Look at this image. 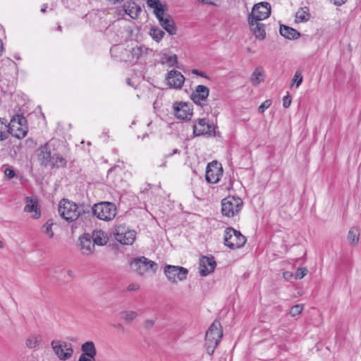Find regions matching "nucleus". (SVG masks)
Segmentation results:
<instances>
[{"instance_id":"nucleus-1","label":"nucleus","mask_w":361,"mask_h":361,"mask_svg":"<svg viewBox=\"0 0 361 361\" xmlns=\"http://www.w3.org/2000/svg\"><path fill=\"white\" fill-rule=\"evenodd\" d=\"M3 125L8 128V133L18 139L25 137L28 132L27 121L20 109L12 116L8 125H6V123L1 121V118H0V140H4L8 137V136L2 132Z\"/></svg>"},{"instance_id":"nucleus-2","label":"nucleus","mask_w":361,"mask_h":361,"mask_svg":"<svg viewBox=\"0 0 361 361\" xmlns=\"http://www.w3.org/2000/svg\"><path fill=\"white\" fill-rule=\"evenodd\" d=\"M51 147L49 142L38 148V159L42 166H50L51 169L66 168L67 159L59 153L51 152Z\"/></svg>"},{"instance_id":"nucleus-3","label":"nucleus","mask_w":361,"mask_h":361,"mask_svg":"<svg viewBox=\"0 0 361 361\" xmlns=\"http://www.w3.org/2000/svg\"><path fill=\"white\" fill-rule=\"evenodd\" d=\"M247 238L240 231L233 227H227L224 231V243L227 247L235 250L243 247L246 243Z\"/></svg>"},{"instance_id":"nucleus-4","label":"nucleus","mask_w":361,"mask_h":361,"mask_svg":"<svg viewBox=\"0 0 361 361\" xmlns=\"http://www.w3.org/2000/svg\"><path fill=\"white\" fill-rule=\"evenodd\" d=\"M78 204L68 199H62L59 204L58 212L60 216L68 222H73L80 218V212L77 210Z\"/></svg>"},{"instance_id":"nucleus-5","label":"nucleus","mask_w":361,"mask_h":361,"mask_svg":"<svg viewBox=\"0 0 361 361\" xmlns=\"http://www.w3.org/2000/svg\"><path fill=\"white\" fill-rule=\"evenodd\" d=\"M92 213L99 219L110 221L116 215V207L115 204L109 202H101L96 203L91 209Z\"/></svg>"},{"instance_id":"nucleus-6","label":"nucleus","mask_w":361,"mask_h":361,"mask_svg":"<svg viewBox=\"0 0 361 361\" xmlns=\"http://www.w3.org/2000/svg\"><path fill=\"white\" fill-rule=\"evenodd\" d=\"M243 205V201L240 197L228 196L221 200L222 215L227 217H233L239 214Z\"/></svg>"},{"instance_id":"nucleus-7","label":"nucleus","mask_w":361,"mask_h":361,"mask_svg":"<svg viewBox=\"0 0 361 361\" xmlns=\"http://www.w3.org/2000/svg\"><path fill=\"white\" fill-rule=\"evenodd\" d=\"M271 15V5L268 2L262 1L255 4L251 13L248 16V23L250 27L254 23H257L267 18Z\"/></svg>"},{"instance_id":"nucleus-8","label":"nucleus","mask_w":361,"mask_h":361,"mask_svg":"<svg viewBox=\"0 0 361 361\" xmlns=\"http://www.w3.org/2000/svg\"><path fill=\"white\" fill-rule=\"evenodd\" d=\"M114 235L121 244L130 245L135 240L136 233L130 230L124 224H118L115 226Z\"/></svg>"},{"instance_id":"nucleus-9","label":"nucleus","mask_w":361,"mask_h":361,"mask_svg":"<svg viewBox=\"0 0 361 361\" xmlns=\"http://www.w3.org/2000/svg\"><path fill=\"white\" fill-rule=\"evenodd\" d=\"M130 266L133 271L140 275L144 274L149 269L155 272L158 268L156 262L144 256L133 259L130 262Z\"/></svg>"},{"instance_id":"nucleus-10","label":"nucleus","mask_w":361,"mask_h":361,"mask_svg":"<svg viewBox=\"0 0 361 361\" xmlns=\"http://www.w3.org/2000/svg\"><path fill=\"white\" fill-rule=\"evenodd\" d=\"M164 272L169 281L176 283L187 279L188 270L180 266L166 264L164 268Z\"/></svg>"},{"instance_id":"nucleus-11","label":"nucleus","mask_w":361,"mask_h":361,"mask_svg":"<svg viewBox=\"0 0 361 361\" xmlns=\"http://www.w3.org/2000/svg\"><path fill=\"white\" fill-rule=\"evenodd\" d=\"M192 134L194 137L206 135L215 136V127L213 123H209L206 118H197L192 126Z\"/></svg>"},{"instance_id":"nucleus-12","label":"nucleus","mask_w":361,"mask_h":361,"mask_svg":"<svg viewBox=\"0 0 361 361\" xmlns=\"http://www.w3.org/2000/svg\"><path fill=\"white\" fill-rule=\"evenodd\" d=\"M223 168L216 161L209 163L207 166L205 179L209 183H216L223 175Z\"/></svg>"},{"instance_id":"nucleus-13","label":"nucleus","mask_w":361,"mask_h":361,"mask_svg":"<svg viewBox=\"0 0 361 361\" xmlns=\"http://www.w3.org/2000/svg\"><path fill=\"white\" fill-rule=\"evenodd\" d=\"M165 79L170 88L177 90L182 87L185 81V77L183 75L176 70L169 71Z\"/></svg>"},{"instance_id":"nucleus-14","label":"nucleus","mask_w":361,"mask_h":361,"mask_svg":"<svg viewBox=\"0 0 361 361\" xmlns=\"http://www.w3.org/2000/svg\"><path fill=\"white\" fill-rule=\"evenodd\" d=\"M216 266L214 257L212 255L202 256L200 259V274L202 276H206L212 273Z\"/></svg>"},{"instance_id":"nucleus-15","label":"nucleus","mask_w":361,"mask_h":361,"mask_svg":"<svg viewBox=\"0 0 361 361\" xmlns=\"http://www.w3.org/2000/svg\"><path fill=\"white\" fill-rule=\"evenodd\" d=\"M209 94V89L203 85H199L196 87L190 95L192 102L200 106H202V102H206Z\"/></svg>"},{"instance_id":"nucleus-16","label":"nucleus","mask_w":361,"mask_h":361,"mask_svg":"<svg viewBox=\"0 0 361 361\" xmlns=\"http://www.w3.org/2000/svg\"><path fill=\"white\" fill-rule=\"evenodd\" d=\"M175 116L181 120H190L192 115V110L185 102L175 103L173 105Z\"/></svg>"},{"instance_id":"nucleus-17","label":"nucleus","mask_w":361,"mask_h":361,"mask_svg":"<svg viewBox=\"0 0 361 361\" xmlns=\"http://www.w3.org/2000/svg\"><path fill=\"white\" fill-rule=\"evenodd\" d=\"M147 6L153 8L154 14L158 20L165 18L168 8L166 4H162L160 0H147Z\"/></svg>"},{"instance_id":"nucleus-18","label":"nucleus","mask_w":361,"mask_h":361,"mask_svg":"<svg viewBox=\"0 0 361 361\" xmlns=\"http://www.w3.org/2000/svg\"><path fill=\"white\" fill-rule=\"evenodd\" d=\"M205 336L221 341L223 337V329L220 322L215 319L207 331Z\"/></svg>"},{"instance_id":"nucleus-19","label":"nucleus","mask_w":361,"mask_h":361,"mask_svg":"<svg viewBox=\"0 0 361 361\" xmlns=\"http://www.w3.org/2000/svg\"><path fill=\"white\" fill-rule=\"evenodd\" d=\"M26 205L24 207V212L28 213H34L32 218L37 219L41 216V211L38 207V203L36 200H34L31 197H27L25 198Z\"/></svg>"},{"instance_id":"nucleus-20","label":"nucleus","mask_w":361,"mask_h":361,"mask_svg":"<svg viewBox=\"0 0 361 361\" xmlns=\"http://www.w3.org/2000/svg\"><path fill=\"white\" fill-rule=\"evenodd\" d=\"M161 27L171 35L176 34L177 28L174 20L169 14H166L165 18L159 20Z\"/></svg>"},{"instance_id":"nucleus-21","label":"nucleus","mask_w":361,"mask_h":361,"mask_svg":"<svg viewBox=\"0 0 361 361\" xmlns=\"http://www.w3.org/2000/svg\"><path fill=\"white\" fill-rule=\"evenodd\" d=\"M81 250L84 254H90L94 249V244L89 233H85L80 238Z\"/></svg>"},{"instance_id":"nucleus-22","label":"nucleus","mask_w":361,"mask_h":361,"mask_svg":"<svg viewBox=\"0 0 361 361\" xmlns=\"http://www.w3.org/2000/svg\"><path fill=\"white\" fill-rule=\"evenodd\" d=\"M279 32L281 36L288 39H297L300 33L295 29L285 25H280Z\"/></svg>"},{"instance_id":"nucleus-23","label":"nucleus","mask_w":361,"mask_h":361,"mask_svg":"<svg viewBox=\"0 0 361 361\" xmlns=\"http://www.w3.org/2000/svg\"><path fill=\"white\" fill-rule=\"evenodd\" d=\"M94 245L103 246L108 240L107 235L102 230H94L90 235Z\"/></svg>"},{"instance_id":"nucleus-24","label":"nucleus","mask_w":361,"mask_h":361,"mask_svg":"<svg viewBox=\"0 0 361 361\" xmlns=\"http://www.w3.org/2000/svg\"><path fill=\"white\" fill-rule=\"evenodd\" d=\"M82 353L81 355H85V357L95 359L97 354V350L94 344L92 341H87L82 345Z\"/></svg>"},{"instance_id":"nucleus-25","label":"nucleus","mask_w":361,"mask_h":361,"mask_svg":"<svg viewBox=\"0 0 361 361\" xmlns=\"http://www.w3.org/2000/svg\"><path fill=\"white\" fill-rule=\"evenodd\" d=\"M51 345L53 348L54 352L60 360H66L70 358V353H65L63 349V345L61 344H58L56 341H52L51 343Z\"/></svg>"},{"instance_id":"nucleus-26","label":"nucleus","mask_w":361,"mask_h":361,"mask_svg":"<svg viewBox=\"0 0 361 361\" xmlns=\"http://www.w3.org/2000/svg\"><path fill=\"white\" fill-rule=\"evenodd\" d=\"M347 238L350 245L355 246L360 240V229L357 226L351 227L348 233Z\"/></svg>"},{"instance_id":"nucleus-27","label":"nucleus","mask_w":361,"mask_h":361,"mask_svg":"<svg viewBox=\"0 0 361 361\" xmlns=\"http://www.w3.org/2000/svg\"><path fill=\"white\" fill-rule=\"evenodd\" d=\"M42 341V337L39 334H34L29 336L25 341L26 346L30 348H35L39 345Z\"/></svg>"},{"instance_id":"nucleus-28","label":"nucleus","mask_w":361,"mask_h":361,"mask_svg":"<svg viewBox=\"0 0 361 361\" xmlns=\"http://www.w3.org/2000/svg\"><path fill=\"white\" fill-rule=\"evenodd\" d=\"M256 24L255 27L252 29L253 33L255 37L259 40H263L266 37V32L264 29V25L263 23H260L259 22L254 23V25Z\"/></svg>"},{"instance_id":"nucleus-29","label":"nucleus","mask_w":361,"mask_h":361,"mask_svg":"<svg viewBox=\"0 0 361 361\" xmlns=\"http://www.w3.org/2000/svg\"><path fill=\"white\" fill-rule=\"evenodd\" d=\"M295 18L298 19L300 22H307L310 18L309 8L307 6L300 8L295 13Z\"/></svg>"},{"instance_id":"nucleus-30","label":"nucleus","mask_w":361,"mask_h":361,"mask_svg":"<svg viewBox=\"0 0 361 361\" xmlns=\"http://www.w3.org/2000/svg\"><path fill=\"white\" fill-rule=\"evenodd\" d=\"M160 63L161 64L169 63L170 67H173L178 63V56L176 54L167 55L165 54L161 56Z\"/></svg>"},{"instance_id":"nucleus-31","label":"nucleus","mask_w":361,"mask_h":361,"mask_svg":"<svg viewBox=\"0 0 361 361\" xmlns=\"http://www.w3.org/2000/svg\"><path fill=\"white\" fill-rule=\"evenodd\" d=\"M119 315L123 320L128 323H130L137 317V313L133 310H125L121 311L119 313Z\"/></svg>"},{"instance_id":"nucleus-32","label":"nucleus","mask_w":361,"mask_h":361,"mask_svg":"<svg viewBox=\"0 0 361 361\" xmlns=\"http://www.w3.org/2000/svg\"><path fill=\"white\" fill-rule=\"evenodd\" d=\"M149 35L154 41L159 42L165 35V32L159 27H152L149 30Z\"/></svg>"},{"instance_id":"nucleus-33","label":"nucleus","mask_w":361,"mask_h":361,"mask_svg":"<svg viewBox=\"0 0 361 361\" xmlns=\"http://www.w3.org/2000/svg\"><path fill=\"white\" fill-rule=\"evenodd\" d=\"M136 6V3L132 1H126L123 4V10L126 14L130 16L132 18H134L133 16L135 7Z\"/></svg>"},{"instance_id":"nucleus-34","label":"nucleus","mask_w":361,"mask_h":361,"mask_svg":"<svg viewBox=\"0 0 361 361\" xmlns=\"http://www.w3.org/2000/svg\"><path fill=\"white\" fill-rule=\"evenodd\" d=\"M147 49L143 46H136L132 49L131 54L133 58L139 59L143 53H146Z\"/></svg>"},{"instance_id":"nucleus-35","label":"nucleus","mask_w":361,"mask_h":361,"mask_svg":"<svg viewBox=\"0 0 361 361\" xmlns=\"http://www.w3.org/2000/svg\"><path fill=\"white\" fill-rule=\"evenodd\" d=\"M54 225V223L52 222L51 219H49L42 226V228L44 229V233L50 238L54 237V232L52 231V226Z\"/></svg>"},{"instance_id":"nucleus-36","label":"nucleus","mask_w":361,"mask_h":361,"mask_svg":"<svg viewBox=\"0 0 361 361\" xmlns=\"http://www.w3.org/2000/svg\"><path fill=\"white\" fill-rule=\"evenodd\" d=\"M303 77L302 75V71L298 69L292 79V85L295 84L296 87H298L302 82Z\"/></svg>"},{"instance_id":"nucleus-37","label":"nucleus","mask_w":361,"mask_h":361,"mask_svg":"<svg viewBox=\"0 0 361 361\" xmlns=\"http://www.w3.org/2000/svg\"><path fill=\"white\" fill-rule=\"evenodd\" d=\"M22 149V144L19 142L18 144H14L10 149V154L13 157H17L20 153Z\"/></svg>"},{"instance_id":"nucleus-38","label":"nucleus","mask_w":361,"mask_h":361,"mask_svg":"<svg viewBox=\"0 0 361 361\" xmlns=\"http://www.w3.org/2000/svg\"><path fill=\"white\" fill-rule=\"evenodd\" d=\"M260 76H262V73L258 70V68H256L252 73L250 78V80L253 85H257L262 80V79L259 78Z\"/></svg>"},{"instance_id":"nucleus-39","label":"nucleus","mask_w":361,"mask_h":361,"mask_svg":"<svg viewBox=\"0 0 361 361\" xmlns=\"http://www.w3.org/2000/svg\"><path fill=\"white\" fill-rule=\"evenodd\" d=\"M80 212V217H86L90 214V209L88 206L85 204H78V209H77Z\"/></svg>"},{"instance_id":"nucleus-40","label":"nucleus","mask_w":361,"mask_h":361,"mask_svg":"<svg viewBox=\"0 0 361 361\" xmlns=\"http://www.w3.org/2000/svg\"><path fill=\"white\" fill-rule=\"evenodd\" d=\"M303 310V305H300V304H298V305H295L294 306H293L290 310H289V314L292 316V317H295L298 314H300Z\"/></svg>"},{"instance_id":"nucleus-41","label":"nucleus","mask_w":361,"mask_h":361,"mask_svg":"<svg viewBox=\"0 0 361 361\" xmlns=\"http://www.w3.org/2000/svg\"><path fill=\"white\" fill-rule=\"evenodd\" d=\"M308 273V270L306 267L298 268L295 273V278L296 279H301Z\"/></svg>"},{"instance_id":"nucleus-42","label":"nucleus","mask_w":361,"mask_h":361,"mask_svg":"<svg viewBox=\"0 0 361 361\" xmlns=\"http://www.w3.org/2000/svg\"><path fill=\"white\" fill-rule=\"evenodd\" d=\"M271 100L267 99L262 102L258 108L259 113L263 114L266 109H267L271 105Z\"/></svg>"},{"instance_id":"nucleus-43","label":"nucleus","mask_w":361,"mask_h":361,"mask_svg":"<svg viewBox=\"0 0 361 361\" xmlns=\"http://www.w3.org/2000/svg\"><path fill=\"white\" fill-rule=\"evenodd\" d=\"M220 343L219 341L214 339H212V338H208L205 336V346H213L216 348L219 343Z\"/></svg>"},{"instance_id":"nucleus-44","label":"nucleus","mask_w":361,"mask_h":361,"mask_svg":"<svg viewBox=\"0 0 361 361\" xmlns=\"http://www.w3.org/2000/svg\"><path fill=\"white\" fill-rule=\"evenodd\" d=\"M291 101H292L291 96H290V93L288 92L286 95L284 96L283 98V106L285 109L288 108L290 106Z\"/></svg>"},{"instance_id":"nucleus-45","label":"nucleus","mask_w":361,"mask_h":361,"mask_svg":"<svg viewBox=\"0 0 361 361\" xmlns=\"http://www.w3.org/2000/svg\"><path fill=\"white\" fill-rule=\"evenodd\" d=\"M4 173L6 176H7L10 179L14 178L16 176V172L11 168H6L4 171Z\"/></svg>"},{"instance_id":"nucleus-46","label":"nucleus","mask_w":361,"mask_h":361,"mask_svg":"<svg viewBox=\"0 0 361 361\" xmlns=\"http://www.w3.org/2000/svg\"><path fill=\"white\" fill-rule=\"evenodd\" d=\"M191 73L202 78L209 79V76H207L204 72L199 71L198 69H192Z\"/></svg>"},{"instance_id":"nucleus-47","label":"nucleus","mask_w":361,"mask_h":361,"mask_svg":"<svg viewBox=\"0 0 361 361\" xmlns=\"http://www.w3.org/2000/svg\"><path fill=\"white\" fill-rule=\"evenodd\" d=\"M139 288H140V285L138 283H132L128 286L127 290L128 291H134V290H138Z\"/></svg>"},{"instance_id":"nucleus-48","label":"nucleus","mask_w":361,"mask_h":361,"mask_svg":"<svg viewBox=\"0 0 361 361\" xmlns=\"http://www.w3.org/2000/svg\"><path fill=\"white\" fill-rule=\"evenodd\" d=\"M64 348H66L65 353H70V357H71L73 353V350L72 348L71 344H70V343L68 344L66 343H64Z\"/></svg>"},{"instance_id":"nucleus-49","label":"nucleus","mask_w":361,"mask_h":361,"mask_svg":"<svg viewBox=\"0 0 361 361\" xmlns=\"http://www.w3.org/2000/svg\"><path fill=\"white\" fill-rule=\"evenodd\" d=\"M154 324V321L152 319H147L145 322L144 327L147 329L152 328Z\"/></svg>"},{"instance_id":"nucleus-50","label":"nucleus","mask_w":361,"mask_h":361,"mask_svg":"<svg viewBox=\"0 0 361 361\" xmlns=\"http://www.w3.org/2000/svg\"><path fill=\"white\" fill-rule=\"evenodd\" d=\"M293 276H295V274H293L291 271H286L283 273V278L287 281L291 279Z\"/></svg>"},{"instance_id":"nucleus-51","label":"nucleus","mask_w":361,"mask_h":361,"mask_svg":"<svg viewBox=\"0 0 361 361\" xmlns=\"http://www.w3.org/2000/svg\"><path fill=\"white\" fill-rule=\"evenodd\" d=\"M329 1L336 6H340L344 4L347 0H329Z\"/></svg>"},{"instance_id":"nucleus-52","label":"nucleus","mask_w":361,"mask_h":361,"mask_svg":"<svg viewBox=\"0 0 361 361\" xmlns=\"http://www.w3.org/2000/svg\"><path fill=\"white\" fill-rule=\"evenodd\" d=\"M78 361H96L95 359L85 357V355H80Z\"/></svg>"},{"instance_id":"nucleus-53","label":"nucleus","mask_w":361,"mask_h":361,"mask_svg":"<svg viewBox=\"0 0 361 361\" xmlns=\"http://www.w3.org/2000/svg\"><path fill=\"white\" fill-rule=\"evenodd\" d=\"M180 153V149H174L171 153H169L168 154L164 155V157L166 159H167V158L171 157V156H173L174 154H179Z\"/></svg>"},{"instance_id":"nucleus-54","label":"nucleus","mask_w":361,"mask_h":361,"mask_svg":"<svg viewBox=\"0 0 361 361\" xmlns=\"http://www.w3.org/2000/svg\"><path fill=\"white\" fill-rule=\"evenodd\" d=\"M141 11H142L141 7L136 4V6L135 7V11H134L133 16H135V17L138 16V15L140 14V13Z\"/></svg>"},{"instance_id":"nucleus-55","label":"nucleus","mask_w":361,"mask_h":361,"mask_svg":"<svg viewBox=\"0 0 361 361\" xmlns=\"http://www.w3.org/2000/svg\"><path fill=\"white\" fill-rule=\"evenodd\" d=\"M205 347H206L207 353L209 355H212L214 354V350H215L216 348L213 347V346H211V345L205 346Z\"/></svg>"},{"instance_id":"nucleus-56","label":"nucleus","mask_w":361,"mask_h":361,"mask_svg":"<svg viewBox=\"0 0 361 361\" xmlns=\"http://www.w3.org/2000/svg\"><path fill=\"white\" fill-rule=\"evenodd\" d=\"M200 2L203 4H209V5H215V4L212 0H198Z\"/></svg>"},{"instance_id":"nucleus-57","label":"nucleus","mask_w":361,"mask_h":361,"mask_svg":"<svg viewBox=\"0 0 361 361\" xmlns=\"http://www.w3.org/2000/svg\"><path fill=\"white\" fill-rule=\"evenodd\" d=\"M114 326L115 328L118 329H121V330H122V331H123V330H124V327H123V326L121 324H115V325H114Z\"/></svg>"},{"instance_id":"nucleus-58","label":"nucleus","mask_w":361,"mask_h":361,"mask_svg":"<svg viewBox=\"0 0 361 361\" xmlns=\"http://www.w3.org/2000/svg\"><path fill=\"white\" fill-rule=\"evenodd\" d=\"M109 2H111L113 4H116L122 2L123 0H108Z\"/></svg>"},{"instance_id":"nucleus-59","label":"nucleus","mask_w":361,"mask_h":361,"mask_svg":"<svg viewBox=\"0 0 361 361\" xmlns=\"http://www.w3.org/2000/svg\"><path fill=\"white\" fill-rule=\"evenodd\" d=\"M3 51V42L2 40L0 39V56L1 55Z\"/></svg>"},{"instance_id":"nucleus-60","label":"nucleus","mask_w":361,"mask_h":361,"mask_svg":"<svg viewBox=\"0 0 361 361\" xmlns=\"http://www.w3.org/2000/svg\"><path fill=\"white\" fill-rule=\"evenodd\" d=\"M66 273L70 278L73 277V271L71 270H68Z\"/></svg>"},{"instance_id":"nucleus-61","label":"nucleus","mask_w":361,"mask_h":361,"mask_svg":"<svg viewBox=\"0 0 361 361\" xmlns=\"http://www.w3.org/2000/svg\"><path fill=\"white\" fill-rule=\"evenodd\" d=\"M46 9H47V6H44L41 8V12H42V13L46 12Z\"/></svg>"},{"instance_id":"nucleus-62","label":"nucleus","mask_w":361,"mask_h":361,"mask_svg":"<svg viewBox=\"0 0 361 361\" xmlns=\"http://www.w3.org/2000/svg\"><path fill=\"white\" fill-rule=\"evenodd\" d=\"M62 29L61 26V25H59L58 27H57V30L61 31Z\"/></svg>"},{"instance_id":"nucleus-63","label":"nucleus","mask_w":361,"mask_h":361,"mask_svg":"<svg viewBox=\"0 0 361 361\" xmlns=\"http://www.w3.org/2000/svg\"><path fill=\"white\" fill-rule=\"evenodd\" d=\"M15 58L18 60L20 59V56H15Z\"/></svg>"},{"instance_id":"nucleus-64","label":"nucleus","mask_w":361,"mask_h":361,"mask_svg":"<svg viewBox=\"0 0 361 361\" xmlns=\"http://www.w3.org/2000/svg\"><path fill=\"white\" fill-rule=\"evenodd\" d=\"M3 247V243L1 241H0V247Z\"/></svg>"}]
</instances>
